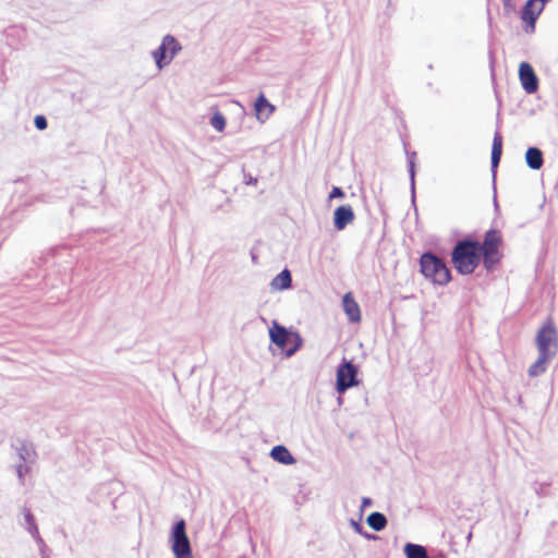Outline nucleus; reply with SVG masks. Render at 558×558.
Returning <instances> with one entry per match:
<instances>
[{
    "label": "nucleus",
    "instance_id": "nucleus-20",
    "mask_svg": "<svg viewBox=\"0 0 558 558\" xmlns=\"http://www.w3.org/2000/svg\"><path fill=\"white\" fill-rule=\"evenodd\" d=\"M553 356L538 353L537 360L529 367L527 374L531 377L539 376L546 371V363Z\"/></svg>",
    "mask_w": 558,
    "mask_h": 558
},
{
    "label": "nucleus",
    "instance_id": "nucleus-2",
    "mask_svg": "<svg viewBox=\"0 0 558 558\" xmlns=\"http://www.w3.org/2000/svg\"><path fill=\"white\" fill-rule=\"evenodd\" d=\"M418 264L420 272L435 286L445 287L452 279L451 270L446 260L432 251L423 252Z\"/></svg>",
    "mask_w": 558,
    "mask_h": 558
},
{
    "label": "nucleus",
    "instance_id": "nucleus-34",
    "mask_svg": "<svg viewBox=\"0 0 558 558\" xmlns=\"http://www.w3.org/2000/svg\"><path fill=\"white\" fill-rule=\"evenodd\" d=\"M428 558H446V555L441 551H437L435 555L428 556Z\"/></svg>",
    "mask_w": 558,
    "mask_h": 558
},
{
    "label": "nucleus",
    "instance_id": "nucleus-25",
    "mask_svg": "<svg viewBox=\"0 0 558 558\" xmlns=\"http://www.w3.org/2000/svg\"><path fill=\"white\" fill-rule=\"evenodd\" d=\"M29 472V466L25 463H20L16 465V474L20 481H23L24 474Z\"/></svg>",
    "mask_w": 558,
    "mask_h": 558
},
{
    "label": "nucleus",
    "instance_id": "nucleus-8",
    "mask_svg": "<svg viewBox=\"0 0 558 558\" xmlns=\"http://www.w3.org/2000/svg\"><path fill=\"white\" fill-rule=\"evenodd\" d=\"M357 369L351 362H344L337 369L336 389L339 393L345 392L349 388L357 385Z\"/></svg>",
    "mask_w": 558,
    "mask_h": 558
},
{
    "label": "nucleus",
    "instance_id": "nucleus-18",
    "mask_svg": "<svg viewBox=\"0 0 558 558\" xmlns=\"http://www.w3.org/2000/svg\"><path fill=\"white\" fill-rule=\"evenodd\" d=\"M407 558H428L430 556L423 545L407 543L403 548Z\"/></svg>",
    "mask_w": 558,
    "mask_h": 558
},
{
    "label": "nucleus",
    "instance_id": "nucleus-14",
    "mask_svg": "<svg viewBox=\"0 0 558 558\" xmlns=\"http://www.w3.org/2000/svg\"><path fill=\"white\" fill-rule=\"evenodd\" d=\"M342 306L350 322L356 323L361 319L360 307L352 298L351 293L344 294L342 299Z\"/></svg>",
    "mask_w": 558,
    "mask_h": 558
},
{
    "label": "nucleus",
    "instance_id": "nucleus-6",
    "mask_svg": "<svg viewBox=\"0 0 558 558\" xmlns=\"http://www.w3.org/2000/svg\"><path fill=\"white\" fill-rule=\"evenodd\" d=\"M171 549L175 558H193L184 520L178 521L170 536Z\"/></svg>",
    "mask_w": 558,
    "mask_h": 558
},
{
    "label": "nucleus",
    "instance_id": "nucleus-30",
    "mask_svg": "<svg viewBox=\"0 0 558 558\" xmlns=\"http://www.w3.org/2000/svg\"><path fill=\"white\" fill-rule=\"evenodd\" d=\"M504 10L510 12L513 10L512 0H502Z\"/></svg>",
    "mask_w": 558,
    "mask_h": 558
},
{
    "label": "nucleus",
    "instance_id": "nucleus-27",
    "mask_svg": "<svg viewBox=\"0 0 558 558\" xmlns=\"http://www.w3.org/2000/svg\"><path fill=\"white\" fill-rule=\"evenodd\" d=\"M549 486V483H541L538 487L535 488V494L539 497H544L547 495L546 488Z\"/></svg>",
    "mask_w": 558,
    "mask_h": 558
},
{
    "label": "nucleus",
    "instance_id": "nucleus-4",
    "mask_svg": "<svg viewBox=\"0 0 558 558\" xmlns=\"http://www.w3.org/2000/svg\"><path fill=\"white\" fill-rule=\"evenodd\" d=\"M182 51V45L172 35L167 34L162 37L158 48L150 52L156 68L161 71L167 68L172 60Z\"/></svg>",
    "mask_w": 558,
    "mask_h": 558
},
{
    "label": "nucleus",
    "instance_id": "nucleus-24",
    "mask_svg": "<svg viewBox=\"0 0 558 558\" xmlns=\"http://www.w3.org/2000/svg\"><path fill=\"white\" fill-rule=\"evenodd\" d=\"M209 123L217 132H222L226 128V118L221 112L216 111L210 118Z\"/></svg>",
    "mask_w": 558,
    "mask_h": 558
},
{
    "label": "nucleus",
    "instance_id": "nucleus-12",
    "mask_svg": "<svg viewBox=\"0 0 558 558\" xmlns=\"http://www.w3.org/2000/svg\"><path fill=\"white\" fill-rule=\"evenodd\" d=\"M354 219V213L350 205H342L335 210L333 225L339 231L343 230Z\"/></svg>",
    "mask_w": 558,
    "mask_h": 558
},
{
    "label": "nucleus",
    "instance_id": "nucleus-11",
    "mask_svg": "<svg viewBox=\"0 0 558 558\" xmlns=\"http://www.w3.org/2000/svg\"><path fill=\"white\" fill-rule=\"evenodd\" d=\"M255 117L260 123H265L275 111V106L271 105L264 94H260L254 102Z\"/></svg>",
    "mask_w": 558,
    "mask_h": 558
},
{
    "label": "nucleus",
    "instance_id": "nucleus-15",
    "mask_svg": "<svg viewBox=\"0 0 558 558\" xmlns=\"http://www.w3.org/2000/svg\"><path fill=\"white\" fill-rule=\"evenodd\" d=\"M270 457L284 465H291L295 463L294 457L291 452L282 445L275 446L270 451Z\"/></svg>",
    "mask_w": 558,
    "mask_h": 558
},
{
    "label": "nucleus",
    "instance_id": "nucleus-23",
    "mask_svg": "<svg viewBox=\"0 0 558 558\" xmlns=\"http://www.w3.org/2000/svg\"><path fill=\"white\" fill-rule=\"evenodd\" d=\"M367 524L375 531L384 530V513L373 512L367 518Z\"/></svg>",
    "mask_w": 558,
    "mask_h": 558
},
{
    "label": "nucleus",
    "instance_id": "nucleus-19",
    "mask_svg": "<svg viewBox=\"0 0 558 558\" xmlns=\"http://www.w3.org/2000/svg\"><path fill=\"white\" fill-rule=\"evenodd\" d=\"M23 514H24L26 531L31 534V536L35 541H39L41 543V536L39 534L38 526L36 524L35 518L32 514L31 510L25 508L23 510Z\"/></svg>",
    "mask_w": 558,
    "mask_h": 558
},
{
    "label": "nucleus",
    "instance_id": "nucleus-22",
    "mask_svg": "<svg viewBox=\"0 0 558 558\" xmlns=\"http://www.w3.org/2000/svg\"><path fill=\"white\" fill-rule=\"evenodd\" d=\"M35 456H36V453L34 451V449L32 448V446L24 444L19 448V457H20L21 461H23L25 464L34 463Z\"/></svg>",
    "mask_w": 558,
    "mask_h": 558
},
{
    "label": "nucleus",
    "instance_id": "nucleus-21",
    "mask_svg": "<svg viewBox=\"0 0 558 558\" xmlns=\"http://www.w3.org/2000/svg\"><path fill=\"white\" fill-rule=\"evenodd\" d=\"M415 156L416 153L414 151L411 155H408V170L410 177L411 199L413 204L415 202Z\"/></svg>",
    "mask_w": 558,
    "mask_h": 558
},
{
    "label": "nucleus",
    "instance_id": "nucleus-9",
    "mask_svg": "<svg viewBox=\"0 0 558 558\" xmlns=\"http://www.w3.org/2000/svg\"><path fill=\"white\" fill-rule=\"evenodd\" d=\"M502 155V136L499 131H496L493 138L492 145V154H490V171L493 177V189H494V205L497 208V197H496V175L497 169L500 163Z\"/></svg>",
    "mask_w": 558,
    "mask_h": 558
},
{
    "label": "nucleus",
    "instance_id": "nucleus-10",
    "mask_svg": "<svg viewBox=\"0 0 558 558\" xmlns=\"http://www.w3.org/2000/svg\"><path fill=\"white\" fill-rule=\"evenodd\" d=\"M519 78L522 85V88L526 94H534L538 89V77L533 69V66L526 62L522 61L519 65Z\"/></svg>",
    "mask_w": 558,
    "mask_h": 558
},
{
    "label": "nucleus",
    "instance_id": "nucleus-17",
    "mask_svg": "<svg viewBox=\"0 0 558 558\" xmlns=\"http://www.w3.org/2000/svg\"><path fill=\"white\" fill-rule=\"evenodd\" d=\"M292 278L288 269L280 271L270 282V288L276 291H283L291 288Z\"/></svg>",
    "mask_w": 558,
    "mask_h": 558
},
{
    "label": "nucleus",
    "instance_id": "nucleus-13",
    "mask_svg": "<svg viewBox=\"0 0 558 558\" xmlns=\"http://www.w3.org/2000/svg\"><path fill=\"white\" fill-rule=\"evenodd\" d=\"M526 166L531 170H539L544 165V154L541 148L530 146L524 154Z\"/></svg>",
    "mask_w": 558,
    "mask_h": 558
},
{
    "label": "nucleus",
    "instance_id": "nucleus-1",
    "mask_svg": "<svg viewBox=\"0 0 558 558\" xmlns=\"http://www.w3.org/2000/svg\"><path fill=\"white\" fill-rule=\"evenodd\" d=\"M480 241L472 234L459 240L451 250V262L458 274L471 275L483 263Z\"/></svg>",
    "mask_w": 558,
    "mask_h": 558
},
{
    "label": "nucleus",
    "instance_id": "nucleus-37",
    "mask_svg": "<svg viewBox=\"0 0 558 558\" xmlns=\"http://www.w3.org/2000/svg\"><path fill=\"white\" fill-rule=\"evenodd\" d=\"M253 182H256V179H255V180L250 179V182H248V183H253Z\"/></svg>",
    "mask_w": 558,
    "mask_h": 558
},
{
    "label": "nucleus",
    "instance_id": "nucleus-16",
    "mask_svg": "<svg viewBox=\"0 0 558 558\" xmlns=\"http://www.w3.org/2000/svg\"><path fill=\"white\" fill-rule=\"evenodd\" d=\"M270 340L280 349L287 345L288 331L284 327L279 326L277 322H274L272 328L269 330Z\"/></svg>",
    "mask_w": 558,
    "mask_h": 558
},
{
    "label": "nucleus",
    "instance_id": "nucleus-3",
    "mask_svg": "<svg viewBox=\"0 0 558 558\" xmlns=\"http://www.w3.org/2000/svg\"><path fill=\"white\" fill-rule=\"evenodd\" d=\"M501 245L502 238L499 230L490 228L485 232L483 242H480V251L483 255V266L486 271H494L499 265L502 258Z\"/></svg>",
    "mask_w": 558,
    "mask_h": 558
},
{
    "label": "nucleus",
    "instance_id": "nucleus-31",
    "mask_svg": "<svg viewBox=\"0 0 558 558\" xmlns=\"http://www.w3.org/2000/svg\"><path fill=\"white\" fill-rule=\"evenodd\" d=\"M351 525L352 527L354 529L355 532H357L359 534H363L362 532V525L359 523V522H355V521H351Z\"/></svg>",
    "mask_w": 558,
    "mask_h": 558
},
{
    "label": "nucleus",
    "instance_id": "nucleus-5",
    "mask_svg": "<svg viewBox=\"0 0 558 558\" xmlns=\"http://www.w3.org/2000/svg\"><path fill=\"white\" fill-rule=\"evenodd\" d=\"M535 342L538 353L549 356L556 355L558 349L557 330L550 319L537 331Z\"/></svg>",
    "mask_w": 558,
    "mask_h": 558
},
{
    "label": "nucleus",
    "instance_id": "nucleus-32",
    "mask_svg": "<svg viewBox=\"0 0 558 558\" xmlns=\"http://www.w3.org/2000/svg\"><path fill=\"white\" fill-rule=\"evenodd\" d=\"M233 104L239 107L240 116L244 117L246 114L245 108L239 101H233Z\"/></svg>",
    "mask_w": 558,
    "mask_h": 558
},
{
    "label": "nucleus",
    "instance_id": "nucleus-35",
    "mask_svg": "<svg viewBox=\"0 0 558 558\" xmlns=\"http://www.w3.org/2000/svg\"><path fill=\"white\" fill-rule=\"evenodd\" d=\"M298 348H299V345H295L294 348L289 349V350L287 351V356H291V355H293V354L295 353V351L298 350Z\"/></svg>",
    "mask_w": 558,
    "mask_h": 558
},
{
    "label": "nucleus",
    "instance_id": "nucleus-7",
    "mask_svg": "<svg viewBox=\"0 0 558 558\" xmlns=\"http://www.w3.org/2000/svg\"><path fill=\"white\" fill-rule=\"evenodd\" d=\"M547 2L548 0H526L523 4L520 19L525 23L527 33H534L536 21Z\"/></svg>",
    "mask_w": 558,
    "mask_h": 558
},
{
    "label": "nucleus",
    "instance_id": "nucleus-28",
    "mask_svg": "<svg viewBox=\"0 0 558 558\" xmlns=\"http://www.w3.org/2000/svg\"><path fill=\"white\" fill-rule=\"evenodd\" d=\"M344 196V193L343 191L338 187V186H333L330 194H329V197L330 198H336V197H343Z\"/></svg>",
    "mask_w": 558,
    "mask_h": 558
},
{
    "label": "nucleus",
    "instance_id": "nucleus-29",
    "mask_svg": "<svg viewBox=\"0 0 558 558\" xmlns=\"http://www.w3.org/2000/svg\"><path fill=\"white\" fill-rule=\"evenodd\" d=\"M38 545L41 558H48L46 551H47V545L45 544L44 539L41 538V543L39 541H35Z\"/></svg>",
    "mask_w": 558,
    "mask_h": 558
},
{
    "label": "nucleus",
    "instance_id": "nucleus-36",
    "mask_svg": "<svg viewBox=\"0 0 558 558\" xmlns=\"http://www.w3.org/2000/svg\"><path fill=\"white\" fill-rule=\"evenodd\" d=\"M362 535H363L364 537L368 538V539H376V538H377V536H376V535H374V534L363 533Z\"/></svg>",
    "mask_w": 558,
    "mask_h": 558
},
{
    "label": "nucleus",
    "instance_id": "nucleus-33",
    "mask_svg": "<svg viewBox=\"0 0 558 558\" xmlns=\"http://www.w3.org/2000/svg\"><path fill=\"white\" fill-rule=\"evenodd\" d=\"M372 501L369 498H363L362 500V510L368 506H371Z\"/></svg>",
    "mask_w": 558,
    "mask_h": 558
},
{
    "label": "nucleus",
    "instance_id": "nucleus-26",
    "mask_svg": "<svg viewBox=\"0 0 558 558\" xmlns=\"http://www.w3.org/2000/svg\"><path fill=\"white\" fill-rule=\"evenodd\" d=\"M35 126L38 129V130H45L47 128V120L44 116H37L35 118Z\"/></svg>",
    "mask_w": 558,
    "mask_h": 558
}]
</instances>
